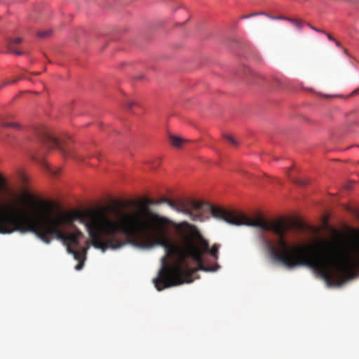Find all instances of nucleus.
Here are the masks:
<instances>
[{
	"instance_id": "9b49d317",
	"label": "nucleus",
	"mask_w": 359,
	"mask_h": 359,
	"mask_svg": "<svg viewBox=\"0 0 359 359\" xmlns=\"http://www.w3.org/2000/svg\"><path fill=\"white\" fill-rule=\"evenodd\" d=\"M3 127H13V128H18V125L15 123L12 122H4L2 123Z\"/></svg>"
},
{
	"instance_id": "f8f14e48",
	"label": "nucleus",
	"mask_w": 359,
	"mask_h": 359,
	"mask_svg": "<svg viewBox=\"0 0 359 359\" xmlns=\"http://www.w3.org/2000/svg\"><path fill=\"white\" fill-rule=\"evenodd\" d=\"M41 163L42 167H43L45 169H46V170L48 171L50 173H51L54 175H57V173L53 172L52 169L48 165V164L46 162L43 161Z\"/></svg>"
},
{
	"instance_id": "423d86ee",
	"label": "nucleus",
	"mask_w": 359,
	"mask_h": 359,
	"mask_svg": "<svg viewBox=\"0 0 359 359\" xmlns=\"http://www.w3.org/2000/svg\"><path fill=\"white\" fill-rule=\"evenodd\" d=\"M169 140L170 144L176 148H181L187 142V140L174 135H169Z\"/></svg>"
},
{
	"instance_id": "f03ea898",
	"label": "nucleus",
	"mask_w": 359,
	"mask_h": 359,
	"mask_svg": "<svg viewBox=\"0 0 359 359\" xmlns=\"http://www.w3.org/2000/svg\"><path fill=\"white\" fill-rule=\"evenodd\" d=\"M8 191L7 180L0 173V193ZM37 205L39 211L34 218L22 208L13 207L8 212L0 207V233L30 231L46 243L56 238L79 262L75 266L77 271L83 267L90 245L104 252L126 244L117 235L112 219L104 208L55 212L51 202L41 201Z\"/></svg>"
},
{
	"instance_id": "7ed1b4c3",
	"label": "nucleus",
	"mask_w": 359,
	"mask_h": 359,
	"mask_svg": "<svg viewBox=\"0 0 359 359\" xmlns=\"http://www.w3.org/2000/svg\"><path fill=\"white\" fill-rule=\"evenodd\" d=\"M160 204L168 205L176 212L188 216L193 222H205L210 219V214L212 217L224 221L231 225H244L270 231L277 237L274 244L263 233H261L260 237L271 257L287 269L299 266V245H290L286 240L285 236L291 229V224L283 219L266 220L262 216L251 218L235 210L215 207L203 201L194 199L172 200L162 198L155 200V205Z\"/></svg>"
},
{
	"instance_id": "6e6552de",
	"label": "nucleus",
	"mask_w": 359,
	"mask_h": 359,
	"mask_svg": "<svg viewBox=\"0 0 359 359\" xmlns=\"http://www.w3.org/2000/svg\"><path fill=\"white\" fill-rule=\"evenodd\" d=\"M224 138L230 144H231L233 146H237L238 142L236 140H235L231 135H224Z\"/></svg>"
},
{
	"instance_id": "39448f33",
	"label": "nucleus",
	"mask_w": 359,
	"mask_h": 359,
	"mask_svg": "<svg viewBox=\"0 0 359 359\" xmlns=\"http://www.w3.org/2000/svg\"><path fill=\"white\" fill-rule=\"evenodd\" d=\"M22 41V38L18 37L14 39H10L8 41V50L10 53H12L16 55H20L22 54L21 51L17 50L14 48L15 44H18Z\"/></svg>"
},
{
	"instance_id": "1a4fd4ad",
	"label": "nucleus",
	"mask_w": 359,
	"mask_h": 359,
	"mask_svg": "<svg viewBox=\"0 0 359 359\" xmlns=\"http://www.w3.org/2000/svg\"><path fill=\"white\" fill-rule=\"evenodd\" d=\"M51 30L41 31L38 33V36L41 38H45L50 36Z\"/></svg>"
},
{
	"instance_id": "20e7f679",
	"label": "nucleus",
	"mask_w": 359,
	"mask_h": 359,
	"mask_svg": "<svg viewBox=\"0 0 359 359\" xmlns=\"http://www.w3.org/2000/svg\"><path fill=\"white\" fill-rule=\"evenodd\" d=\"M40 135L41 142L48 149L57 148L65 157H71L79 161L84 160V157L83 156L78 154L76 151L70 149H66L62 146L48 130H43Z\"/></svg>"
},
{
	"instance_id": "0eeeda50",
	"label": "nucleus",
	"mask_w": 359,
	"mask_h": 359,
	"mask_svg": "<svg viewBox=\"0 0 359 359\" xmlns=\"http://www.w3.org/2000/svg\"><path fill=\"white\" fill-rule=\"evenodd\" d=\"M285 20L290 22L292 24H293L297 28L301 29L302 27V22L298 19H294V18H285Z\"/></svg>"
},
{
	"instance_id": "f3484780",
	"label": "nucleus",
	"mask_w": 359,
	"mask_h": 359,
	"mask_svg": "<svg viewBox=\"0 0 359 359\" xmlns=\"http://www.w3.org/2000/svg\"><path fill=\"white\" fill-rule=\"evenodd\" d=\"M269 18H271V19H278V20H285L284 18L285 17H283V16H279V17H273L271 15H267Z\"/></svg>"
},
{
	"instance_id": "4468645a",
	"label": "nucleus",
	"mask_w": 359,
	"mask_h": 359,
	"mask_svg": "<svg viewBox=\"0 0 359 359\" xmlns=\"http://www.w3.org/2000/svg\"><path fill=\"white\" fill-rule=\"evenodd\" d=\"M257 15H266V14L264 13H252V14H250V15H243V16L241 17V19H246V18H248L250 17Z\"/></svg>"
},
{
	"instance_id": "a211bd4d",
	"label": "nucleus",
	"mask_w": 359,
	"mask_h": 359,
	"mask_svg": "<svg viewBox=\"0 0 359 359\" xmlns=\"http://www.w3.org/2000/svg\"><path fill=\"white\" fill-rule=\"evenodd\" d=\"M327 38L330 41H334V39L330 34H326Z\"/></svg>"
},
{
	"instance_id": "aec40b11",
	"label": "nucleus",
	"mask_w": 359,
	"mask_h": 359,
	"mask_svg": "<svg viewBox=\"0 0 359 359\" xmlns=\"http://www.w3.org/2000/svg\"><path fill=\"white\" fill-rule=\"evenodd\" d=\"M33 158H34V161H40V160H39V158L38 157H36V156L33 157Z\"/></svg>"
},
{
	"instance_id": "dca6fc26",
	"label": "nucleus",
	"mask_w": 359,
	"mask_h": 359,
	"mask_svg": "<svg viewBox=\"0 0 359 359\" xmlns=\"http://www.w3.org/2000/svg\"><path fill=\"white\" fill-rule=\"evenodd\" d=\"M312 29L315 30L316 32H320V33H324V32L323 30H320L316 27H314L313 26H311V25H308Z\"/></svg>"
},
{
	"instance_id": "ddd939ff",
	"label": "nucleus",
	"mask_w": 359,
	"mask_h": 359,
	"mask_svg": "<svg viewBox=\"0 0 359 359\" xmlns=\"http://www.w3.org/2000/svg\"><path fill=\"white\" fill-rule=\"evenodd\" d=\"M20 79V78H18L17 79H14V80H10V81H5V82H3L2 84L0 86V88L8 85V84H13L17 82L18 80Z\"/></svg>"
},
{
	"instance_id": "6ab92c4d",
	"label": "nucleus",
	"mask_w": 359,
	"mask_h": 359,
	"mask_svg": "<svg viewBox=\"0 0 359 359\" xmlns=\"http://www.w3.org/2000/svg\"><path fill=\"white\" fill-rule=\"evenodd\" d=\"M334 41L335 42V43H336V45H337V46L340 47V46H341V45H340V43H339V41H336L335 39H334Z\"/></svg>"
},
{
	"instance_id": "9d476101",
	"label": "nucleus",
	"mask_w": 359,
	"mask_h": 359,
	"mask_svg": "<svg viewBox=\"0 0 359 359\" xmlns=\"http://www.w3.org/2000/svg\"><path fill=\"white\" fill-rule=\"evenodd\" d=\"M292 180L294 183L301 186H305L307 184V181L305 180L292 179Z\"/></svg>"
},
{
	"instance_id": "2eb2a0df",
	"label": "nucleus",
	"mask_w": 359,
	"mask_h": 359,
	"mask_svg": "<svg viewBox=\"0 0 359 359\" xmlns=\"http://www.w3.org/2000/svg\"><path fill=\"white\" fill-rule=\"evenodd\" d=\"M126 104L128 109H131L136 103L133 100H128Z\"/></svg>"
},
{
	"instance_id": "f257e3e1",
	"label": "nucleus",
	"mask_w": 359,
	"mask_h": 359,
	"mask_svg": "<svg viewBox=\"0 0 359 359\" xmlns=\"http://www.w3.org/2000/svg\"><path fill=\"white\" fill-rule=\"evenodd\" d=\"M137 203L135 209L119 212L118 220L112 219V224L117 235L123 233L141 247L158 245L165 249L161 268L154 279L157 290L191 283L198 270L213 272L219 268L217 264L206 265L203 259L209 254L217 261L220 244L210 248L195 225L186 221L175 222L152 211L149 207L155 205L154 199L145 197Z\"/></svg>"
}]
</instances>
